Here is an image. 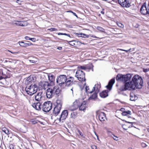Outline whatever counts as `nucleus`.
Masks as SVG:
<instances>
[{"label": "nucleus", "mask_w": 149, "mask_h": 149, "mask_svg": "<svg viewBox=\"0 0 149 149\" xmlns=\"http://www.w3.org/2000/svg\"><path fill=\"white\" fill-rule=\"evenodd\" d=\"M143 80L141 76L138 75H134L131 81L126 82L124 86H121L120 90V91H126L127 90H133L136 88H141L143 86Z\"/></svg>", "instance_id": "nucleus-1"}, {"label": "nucleus", "mask_w": 149, "mask_h": 149, "mask_svg": "<svg viewBox=\"0 0 149 149\" xmlns=\"http://www.w3.org/2000/svg\"><path fill=\"white\" fill-rule=\"evenodd\" d=\"M60 90L58 86H55L53 87L49 88L47 89L46 95L47 98H50L55 95H57L60 93Z\"/></svg>", "instance_id": "nucleus-2"}, {"label": "nucleus", "mask_w": 149, "mask_h": 149, "mask_svg": "<svg viewBox=\"0 0 149 149\" xmlns=\"http://www.w3.org/2000/svg\"><path fill=\"white\" fill-rule=\"evenodd\" d=\"M38 89L37 85L34 84L32 86H26L25 90L28 94L31 95L37 92Z\"/></svg>", "instance_id": "nucleus-3"}, {"label": "nucleus", "mask_w": 149, "mask_h": 149, "mask_svg": "<svg viewBox=\"0 0 149 149\" xmlns=\"http://www.w3.org/2000/svg\"><path fill=\"white\" fill-rule=\"evenodd\" d=\"M132 77V75L130 74L126 75L119 74L116 77V80L118 81L126 82L130 80Z\"/></svg>", "instance_id": "nucleus-4"}, {"label": "nucleus", "mask_w": 149, "mask_h": 149, "mask_svg": "<svg viewBox=\"0 0 149 149\" xmlns=\"http://www.w3.org/2000/svg\"><path fill=\"white\" fill-rule=\"evenodd\" d=\"M62 104V102L61 100H57L56 104L53 110V113L55 115H57L60 113Z\"/></svg>", "instance_id": "nucleus-5"}, {"label": "nucleus", "mask_w": 149, "mask_h": 149, "mask_svg": "<svg viewBox=\"0 0 149 149\" xmlns=\"http://www.w3.org/2000/svg\"><path fill=\"white\" fill-rule=\"evenodd\" d=\"M67 79V76L65 75H61L56 79V82L60 86H64Z\"/></svg>", "instance_id": "nucleus-6"}, {"label": "nucleus", "mask_w": 149, "mask_h": 149, "mask_svg": "<svg viewBox=\"0 0 149 149\" xmlns=\"http://www.w3.org/2000/svg\"><path fill=\"white\" fill-rule=\"evenodd\" d=\"M75 77L80 81H84L86 80L85 74L84 72L80 70H77L76 72Z\"/></svg>", "instance_id": "nucleus-7"}, {"label": "nucleus", "mask_w": 149, "mask_h": 149, "mask_svg": "<svg viewBox=\"0 0 149 149\" xmlns=\"http://www.w3.org/2000/svg\"><path fill=\"white\" fill-rule=\"evenodd\" d=\"M52 104L50 101L44 102L42 107L43 111L45 112H49L52 109Z\"/></svg>", "instance_id": "nucleus-8"}, {"label": "nucleus", "mask_w": 149, "mask_h": 149, "mask_svg": "<svg viewBox=\"0 0 149 149\" xmlns=\"http://www.w3.org/2000/svg\"><path fill=\"white\" fill-rule=\"evenodd\" d=\"M140 11L141 13L143 15H149V9L148 8V7L146 6V3H144L141 6Z\"/></svg>", "instance_id": "nucleus-9"}, {"label": "nucleus", "mask_w": 149, "mask_h": 149, "mask_svg": "<svg viewBox=\"0 0 149 149\" xmlns=\"http://www.w3.org/2000/svg\"><path fill=\"white\" fill-rule=\"evenodd\" d=\"M80 104L79 100H76L69 107L68 109L71 111L75 110L78 108Z\"/></svg>", "instance_id": "nucleus-10"}, {"label": "nucleus", "mask_w": 149, "mask_h": 149, "mask_svg": "<svg viewBox=\"0 0 149 149\" xmlns=\"http://www.w3.org/2000/svg\"><path fill=\"white\" fill-rule=\"evenodd\" d=\"M36 80L32 77L29 76L28 77L25 81V84L26 86L33 85L34 83Z\"/></svg>", "instance_id": "nucleus-11"}, {"label": "nucleus", "mask_w": 149, "mask_h": 149, "mask_svg": "<svg viewBox=\"0 0 149 149\" xmlns=\"http://www.w3.org/2000/svg\"><path fill=\"white\" fill-rule=\"evenodd\" d=\"M96 113L100 121L102 122L104 121L106 118V114L105 113L98 110L96 111Z\"/></svg>", "instance_id": "nucleus-12"}, {"label": "nucleus", "mask_w": 149, "mask_h": 149, "mask_svg": "<svg viewBox=\"0 0 149 149\" xmlns=\"http://www.w3.org/2000/svg\"><path fill=\"white\" fill-rule=\"evenodd\" d=\"M68 112L67 110H63L60 116V118L58 119H57V120H58L60 122L61 121L63 122V120H64L67 118L68 116Z\"/></svg>", "instance_id": "nucleus-13"}, {"label": "nucleus", "mask_w": 149, "mask_h": 149, "mask_svg": "<svg viewBox=\"0 0 149 149\" xmlns=\"http://www.w3.org/2000/svg\"><path fill=\"white\" fill-rule=\"evenodd\" d=\"M74 78L72 77H67V79L65 83L64 86H72L73 83Z\"/></svg>", "instance_id": "nucleus-14"}, {"label": "nucleus", "mask_w": 149, "mask_h": 149, "mask_svg": "<svg viewBox=\"0 0 149 149\" xmlns=\"http://www.w3.org/2000/svg\"><path fill=\"white\" fill-rule=\"evenodd\" d=\"M39 84L40 86L44 89H46L48 86H52L48 82L45 81H40Z\"/></svg>", "instance_id": "nucleus-15"}, {"label": "nucleus", "mask_w": 149, "mask_h": 149, "mask_svg": "<svg viewBox=\"0 0 149 149\" xmlns=\"http://www.w3.org/2000/svg\"><path fill=\"white\" fill-rule=\"evenodd\" d=\"M127 0H118V3L122 6L128 8L130 6L129 3H127Z\"/></svg>", "instance_id": "nucleus-16"}, {"label": "nucleus", "mask_w": 149, "mask_h": 149, "mask_svg": "<svg viewBox=\"0 0 149 149\" xmlns=\"http://www.w3.org/2000/svg\"><path fill=\"white\" fill-rule=\"evenodd\" d=\"M43 97L42 92L38 93L35 96L36 100L40 101L43 99Z\"/></svg>", "instance_id": "nucleus-17"}, {"label": "nucleus", "mask_w": 149, "mask_h": 149, "mask_svg": "<svg viewBox=\"0 0 149 149\" xmlns=\"http://www.w3.org/2000/svg\"><path fill=\"white\" fill-rule=\"evenodd\" d=\"M32 106L38 110H40L42 109L41 104L40 102L34 103L32 105Z\"/></svg>", "instance_id": "nucleus-18"}, {"label": "nucleus", "mask_w": 149, "mask_h": 149, "mask_svg": "<svg viewBox=\"0 0 149 149\" xmlns=\"http://www.w3.org/2000/svg\"><path fill=\"white\" fill-rule=\"evenodd\" d=\"M48 77L49 80L50 81L49 84L50 85L52 86L54 83L55 80L53 74H50L48 75Z\"/></svg>", "instance_id": "nucleus-19"}, {"label": "nucleus", "mask_w": 149, "mask_h": 149, "mask_svg": "<svg viewBox=\"0 0 149 149\" xmlns=\"http://www.w3.org/2000/svg\"><path fill=\"white\" fill-rule=\"evenodd\" d=\"M115 83V79H111L109 82L108 85L106 86V87L109 90H110L112 87L113 85Z\"/></svg>", "instance_id": "nucleus-20"}, {"label": "nucleus", "mask_w": 149, "mask_h": 149, "mask_svg": "<svg viewBox=\"0 0 149 149\" xmlns=\"http://www.w3.org/2000/svg\"><path fill=\"white\" fill-rule=\"evenodd\" d=\"M108 90L103 91L100 93V95L102 98H105L108 96Z\"/></svg>", "instance_id": "nucleus-21"}, {"label": "nucleus", "mask_w": 149, "mask_h": 149, "mask_svg": "<svg viewBox=\"0 0 149 149\" xmlns=\"http://www.w3.org/2000/svg\"><path fill=\"white\" fill-rule=\"evenodd\" d=\"M19 43L20 46L25 47L33 45L31 43H26L23 41H19Z\"/></svg>", "instance_id": "nucleus-22"}, {"label": "nucleus", "mask_w": 149, "mask_h": 149, "mask_svg": "<svg viewBox=\"0 0 149 149\" xmlns=\"http://www.w3.org/2000/svg\"><path fill=\"white\" fill-rule=\"evenodd\" d=\"M86 103L85 102H83L79 106V110L80 111H84L86 110Z\"/></svg>", "instance_id": "nucleus-23"}, {"label": "nucleus", "mask_w": 149, "mask_h": 149, "mask_svg": "<svg viewBox=\"0 0 149 149\" xmlns=\"http://www.w3.org/2000/svg\"><path fill=\"white\" fill-rule=\"evenodd\" d=\"M130 100L132 101H135L137 99V97L133 93H130Z\"/></svg>", "instance_id": "nucleus-24"}, {"label": "nucleus", "mask_w": 149, "mask_h": 149, "mask_svg": "<svg viewBox=\"0 0 149 149\" xmlns=\"http://www.w3.org/2000/svg\"><path fill=\"white\" fill-rule=\"evenodd\" d=\"M76 35H77L79 37L83 38H88L89 37L88 35L81 33H76Z\"/></svg>", "instance_id": "nucleus-25"}, {"label": "nucleus", "mask_w": 149, "mask_h": 149, "mask_svg": "<svg viewBox=\"0 0 149 149\" xmlns=\"http://www.w3.org/2000/svg\"><path fill=\"white\" fill-rule=\"evenodd\" d=\"M101 87L100 84H97L95 85V91L97 92V93H98L99 91V88H100Z\"/></svg>", "instance_id": "nucleus-26"}, {"label": "nucleus", "mask_w": 149, "mask_h": 149, "mask_svg": "<svg viewBox=\"0 0 149 149\" xmlns=\"http://www.w3.org/2000/svg\"><path fill=\"white\" fill-rule=\"evenodd\" d=\"M86 91L87 93H91L95 90V87H93L91 91L89 90V87L88 86H86L85 88Z\"/></svg>", "instance_id": "nucleus-27"}, {"label": "nucleus", "mask_w": 149, "mask_h": 149, "mask_svg": "<svg viewBox=\"0 0 149 149\" xmlns=\"http://www.w3.org/2000/svg\"><path fill=\"white\" fill-rule=\"evenodd\" d=\"M128 114L131 115V111L129 110L127 111H123L122 113V115L123 116H127Z\"/></svg>", "instance_id": "nucleus-28"}, {"label": "nucleus", "mask_w": 149, "mask_h": 149, "mask_svg": "<svg viewBox=\"0 0 149 149\" xmlns=\"http://www.w3.org/2000/svg\"><path fill=\"white\" fill-rule=\"evenodd\" d=\"M25 23V22L19 21L17 24L20 26H24L26 25Z\"/></svg>", "instance_id": "nucleus-29"}, {"label": "nucleus", "mask_w": 149, "mask_h": 149, "mask_svg": "<svg viewBox=\"0 0 149 149\" xmlns=\"http://www.w3.org/2000/svg\"><path fill=\"white\" fill-rule=\"evenodd\" d=\"M98 93L97 92L95 91V93H94L90 97V98L92 99H95L97 97V93Z\"/></svg>", "instance_id": "nucleus-30"}, {"label": "nucleus", "mask_w": 149, "mask_h": 149, "mask_svg": "<svg viewBox=\"0 0 149 149\" xmlns=\"http://www.w3.org/2000/svg\"><path fill=\"white\" fill-rule=\"evenodd\" d=\"M2 131L7 134L8 135L10 134L9 131L6 127L3 128L2 129Z\"/></svg>", "instance_id": "nucleus-31"}, {"label": "nucleus", "mask_w": 149, "mask_h": 149, "mask_svg": "<svg viewBox=\"0 0 149 149\" xmlns=\"http://www.w3.org/2000/svg\"><path fill=\"white\" fill-rule=\"evenodd\" d=\"M97 29L98 30H99L102 32H103L104 33H105V32L104 31V29H103V28H102V27H101L100 26H98L97 27Z\"/></svg>", "instance_id": "nucleus-32"}, {"label": "nucleus", "mask_w": 149, "mask_h": 149, "mask_svg": "<svg viewBox=\"0 0 149 149\" xmlns=\"http://www.w3.org/2000/svg\"><path fill=\"white\" fill-rule=\"evenodd\" d=\"M2 75H4L3 72L2 70L1 69H0V80L4 79V77L1 76Z\"/></svg>", "instance_id": "nucleus-33"}, {"label": "nucleus", "mask_w": 149, "mask_h": 149, "mask_svg": "<svg viewBox=\"0 0 149 149\" xmlns=\"http://www.w3.org/2000/svg\"><path fill=\"white\" fill-rule=\"evenodd\" d=\"M76 114L75 112H73L71 113V117L73 118H74L76 117Z\"/></svg>", "instance_id": "nucleus-34"}, {"label": "nucleus", "mask_w": 149, "mask_h": 149, "mask_svg": "<svg viewBox=\"0 0 149 149\" xmlns=\"http://www.w3.org/2000/svg\"><path fill=\"white\" fill-rule=\"evenodd\" d=\"M38 122H39V121L36 120V119L33 120L32 121H31V123L33 124H35L36 123H37Z\"/></svg>", "instance_id": "nucleus-35"}, {"label": "nucleus", "mask_w": 149, "mask_h": 149, "mask_svg": "<svg viewBox=\"0 0 149 149\" xmlns=\"http://www.w3.org/2000/svg\"><path fill=\"white\" fill-rule=\"evenodd\" d=\"M58 35H64L66 36L69 37H70V35L69 34H66L65 33H58Z\"/></svg>", "instance_id": "nucleus-36"}, {"label": "nucleus", "mask_w": 149, "mask_h": 149, "mask_svg": "<svg viewBox=\"0 0 149 149\" xmlns=\"http://www.w3.org/2000/svg\"><path fill=\"white\" fill-rule=\"evenodd\" d=\"M117 24L119 27L121 28H123L124 27V25L120 22H117Z\"/></svg>", "instance_id": "nucleus-37"}, {"label": "nucleus", "mask_w": 149, "mask_h": 149, "mask_svg": "<svg viewBox=\"0 0 149 149\" xmlns=\"http://www.w3.org/2000/svg\"><path fill=\"white\" fill-rule=\"evenodd\" d=\"M131 49H129V50H124V49H118V50H122V51H125L126 52H131Z\"/></svg>", "instance_id": "nucleus-38"}, {"label": "nucleus", "mask_w": 149, "mask_h": 149, "mask_svg": "<svg viewBox=\"0 0 149 149\" xmlns=\"http://www.w3.org/2000/svg\"><path fill=\"white\" fill-rule=\"evenodd\" d=\"M48 30L50 31H56L57 30L56 29L54 28H51L50 29H49Z\"/></svg>", "instance_id": "nucleus-39"}, {"label": "nucleus", "mask_w": 149, "mask_h": 149, "mask_svg": "<svg viewBox=\"0 0 149 149\" xmlns=\"http://www.w3.org/2000/svg\"><path fill=\"white\" fill-rule=\"evenodd\" d=\"M78 132L80 135H81L82 137H84L83 134L79 130H78Z\"/></svg>", "instance_id": "nucleus-40"}, {"label": "nucleus", "mask_w": 149, "mask_h": 149, "mask_svg": "<svg viewBox=\"0 0 149 149\" xmlns=\"http://www.w3.org/2000/svg\"><path fill=\"white\" fill-rule=\"evenodd\" d=\"M29 40H31L33 42H35L36 41V39L35 38H30Z\"/></svg>", "instance_id": "nucleus-41"}, {"label": "nucleus", "mask_w": 149, "mask_h": 149, "mask_svg": "<svg viewBox=\"0 0 149 149\" xmlns=\"http://www.w3.org/2000/svg\"><path fill=\"white\" fill-rule=\"evenodd\" d=\"M113 136L114 137H113V138L115 140L117 141L118 140V138L117 136H115L114 135H113Z\"/></svg>", "instance_id": "nucleus-42"}, {"label": "nucleus", "mask_w": 149, "mask_h": 149, "mask_svg": "<svg viewBox=\"0 0 149 149\" xmlns=\"http://www.w3.org/2000/svg\"><path fill=\"white\" fill-rule=\"evenodd\" d=\"M68 12H70L71 13H72L75 16L77 17L78 18V16H77V15H76V14L75 13H74V12H73L72 11H69Z\"/></svg>", "instance_id": "nucleus-43"}, {"label": "nucleus", "mask_w": 149, "mask_h": 149, "mask_svg": "<svg viewBox=\"0 0 149 149\" xmlns=\"http://www.w3.org/2000/svg\"><path fill=\"white\" fill-rule=\"evenodd\" d=\"M18 23V21H14V22L13 23V24L14 25H18L17 24Z\"/></svg>", "instance_id": "nucleus-44"}, {"label": "nucleus", "mask_w": 149, "mask_h": 149, "mask_svg": "<svg viewBox=\"0 0 149 149\" xmlns=\"http://www.w3.org/2000/svg\"><path fill=\"white\" fill-rule=\"evenodd\" d=\"M148 71H149V69H143V71L144 72H148Z\"/></svg>", "instance_id": "nucleus-45"}, {"label": "nucleus", "mask_w": 149, "mask_h": 149, "mask_svg": "<svg viewBox=\"0 0 149 149\" xmlns=\"http://www.w3.org/2000/svg\"><path fill=\"white\" fill-rule=\"evenodd\" d=\"M92 149H97L96 146L95 145H93L91 146Z\"/></svg>", "instance_id": "nucleus-46"}, {"label": "nucleus", "mask_w": 149, "mask_h": 149, "mask_svg": "<svg viewBox=\"0 0 149 149\" xmlns=\"http://www.w3.org/2000/svg\"><path fill=\"white\" fill-rule=\"evenodd\" d=\"M80 68L81 69H83V70H84L86 69V68L84 66H80Z\"/></svg>", "instance_id": "nucleus-47"}, {"label": "nucleus", "mask_w": 149, "mask_h": 149, "mask_svg": "<svg viewBox=\"0 0 149 149\" xmlns=\"http://www.w3.org/2000/svg\"><path fill=\"white\" fill-rule=\"evenodd\" d=\"M141 145H142V146L143 147H145L146 146V144L144 143H142Z\"/></svg>", "instance_id": "nucleus-48"}, {"label": "nucleus", "mask_w": 149, "mask_h": 149, "mask_svg": "<svg viewBox=\"0 0 149 149\" xmlns=\"http://www.w3.org/2000/svg\"><path fill=\"white\" fill-rule=\"evenodd\" d=\"M24 38L26 40H29L30 38L29 37L27 36H25Z\"/></svg>", "instance_id": "nucleus-49"}, {"label": "nucleus", "mask_w": 149, "mask_h": 149, "mask_svg": "<svg viewBox=\"0 0 149 149\" xmlns=\"http://www.w3.org/2000/svg\"><path fill=\"white\" fill-rule=\"evenodd\" d=\"M73 42V41H70V42H71V44H70V45H72V46H74L75 44H74V43H72Z\"/></svg>", "instance_id": "nucleus-50"}, {"label": "nucleus", "mask_w": 149, "mask_h": 149, "mask_svg": "<svg viewBox=\"0 0 149 149\" xmlns=\"http://www.w3.org/2000/svg\"><path fill=\"white\" fill-rule=\"evenodd\" d=\"M125 109L124 108H121L120 109V111H122L123 112V111H125Z\"/></svg>", "instance_id": "nucleus-51"}, {"label": "nucleus", "mask_w": 149, "mask_h": 149, "mask_svg": "<svg viewBox=\"0 0 149 149\" xmlns=\"http://www.w3.org/2000/svg\"><path fill=\"white\" fill-rule=\"evenodd\" d=\"M16 2L19 4H21V1L19 0H17Z\"/></svg>", "instance_id": "nucleus-52"}, {"label": "nucleus", "mask_w": 149, "mask_h": 149, "mask_svg": "<svg viewBox=\"0 0 149 149\" xmlns=\"http://www.w3.org/2000/svg\"><path fill=\"white\" fill-rule=\"evenodd\" d=\"M57 49L59 50H61L62 49V47H57Z\"/></svg>", "instance_id": "nucleus-53"}, {"label": "nucleus", "mask_w": 149, "mask_h": 149, "mask_svg": "<svg viewBox=\"0 0 149 149\" xmlns=\"http://www.w3.org/2000/svg\"><path fill=\"white\" fill-rule=\"evenodd\" d=\"M93 38H99L95 36H94V37H93Z\"/></svg>", "instance_id": "nucleus-54"}, {"label": "nucleus", "mask_w": 149, "mask_h": 149, "mask_svg": "<svg viewBox=\"0 0 149 149\" xmlns=\"http://www.w3.org/2000/svg\"><path fill=\"white\" fill-rule=\"evenodd\" d=\"M114 2H115L116 3H117L118 2V0H112Z\"/></svg>", "instance_id": "nucleus-55"}, {"label": "nucleus", "mask_w": 149, "mask_h": 149, "mask_svg": "<svg viewBox=\"0 0 149 149\" xmlns=\"http://www.w3.org/2000/svg\"><path fill=\"white\" fill-rule=\"evenodd\" d=\"M18 52H12V54H17L18 53Z\"/></svg>", "instance_id": "nucleus-56"}, {"label": "nucleus", "mask_w": 149, "mask_h": 149, "mask_svg": "<svg viewBox=\"0 0 149 149\" xmlns=\"http://www.w3.org/2000/svg\"><path fill=\"white\" fill-rule=\"evenodd\" d=\"M123 121H125V122H127V123H130V122H127V121H126V120H123Z\"/></svg>", "instance_id": "nucleus-57"}, {"label": "nucleus", "mask_w": 149, "mask_h": 149, "mask_svg": "<svg viewBox=\"0 0 149 149\" xmlns=\"http://www.w3.org/2000/svg\"><path fill=\"white\" fill-rule=\"evenodd\" d=\"M30 61L31 62V63H34V62H33V60H30Z\"/></svg>", "instance_id": "nucleus-58"}, {"label": "nucleus", "mask_w": 149, "mask_h": 149, "mask_svg": "<svg viewBox=\"0 0 149 149\" xmlns=\"http://www.w3.org/2000/svg\"><path fill=\"white\" fill-rule=\"evenodd\" d=\"M8 52H10V53H12V52H11V51H10V50H8Z\"/></svg>", "instance_id": "nucleus-59"}, {"label": "nucleus", "mask_w": 149, "mask_h": 149, "mask_svg": "<svg viewBox=\"0 0 149 149\" xmlns=\"http://www.w3.org/2000/svg\"><path fill=\"white\" fill-rule=\"evenodd\" d=\"M128 117V118H130V116H129V115H127V116Z\"/></svg>", "instance_id": "nucleus-60"}, {"label": "nucleus", "mask_w": 149, "mask_h": 149, "mask_svg": "<svg viewBox=\"0 0 149 149\" xmlns=\"http://www.w3.org/2000/svg\"><path fill=\"white\" fill-rule=\"evenodd\" d=\"M147 130H148V131L149 132V128L147 129Z\"/></svg>", "instance_id": "nucleus-61"}, {"label": "nucleus", "mask_w": 149, "mask_h": 149, "mask_svg": "<svg viewBox=\"0 0 149 149\" xmlns=\"http://www.w3.org/2000/svg\"><path fill=\"white\" fill-rule=\"evenodd\" d=\"M124 95H125V96H126V95H126V94H125H125H124Z\"/></svg>", "instance_id": "nucleus-62"}, {"label": "nucleus", "mask_w": 149, "mask_h": 149, "mask_svg": "<svg viewBox=\"0 0 149 149\" xmlns=\"http://www.w3.org/2000/svg\"><path fill=\"white\" fill-rule=\"evenodd\" d=\"M71 90L72 91V92H73V88H71Z\"/></svg>", "instance_id": "nucleus-63"}, {"label": "nucleus", "mask_w": 149, "mask_h": 149, "mask_svg": "<svg viewBox=\"0 0 149 149\" xmlns=\"http://www.w3.org/2000/svg\"><path fill=\"white\" fill-rule=\"evenodd\" d=\"M94 35H92L91 36V37H94Z\"/></svg>", "instance_id": "nucleus-64"}]
</instances>
